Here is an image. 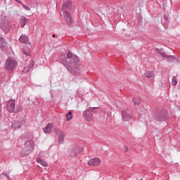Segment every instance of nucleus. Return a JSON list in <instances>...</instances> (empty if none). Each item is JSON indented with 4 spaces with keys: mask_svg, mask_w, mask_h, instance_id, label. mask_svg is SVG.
<instances>
[{
    "mask_svg": "<svg viewBox=\"0 0 180 180\" xmlns=\"http://www.w3.org/2000/svg\"><path fill=\"white\" fill-rule=\"evenodd\" d=\"M60 60L73 75H79L82 72L79 66V59L72 53L70 51L63 53L60 56Z\"/></svg>",
    "mask_w": 180,
    "mask_h": 180,
    "instance_id": "nucleus-1",
    "label": "nucleus"
},
{
    "mask_svg": "<svg viewBox=\"0 0 180 180\" xmlns=\"http://www.w3.org/2000/svg\"><path fill=\"white\" fill-rule=\"evenodd\" d=\"M82 151H84V148L76 144L70 145L68 148V154L70 158L78 157Z\"/></svg>",
    "mask_w": 180,
    "mask_h": 180,
    "instance_id": "nucleus-2",
    "label": "nucleus"
},
{
    "mask_svg": "<svg viewBox=\"0 0 180 180\" xmlns=\"http://www.w3.org/2000/svg\"><path fill=\"white\" fill-rule=\"evenodd\" d=\"M70 8H71V2L70 1H67L66 3H65L62 8L64 19L68 25H71V23H72V17L71 16V14L68 12Z\"/></svg>",
    "mask_w": 180,
    "mask_h": 180,
    "instance_id": "nucleus-3",
    "label": "nucleus"
},
{
    "mask_svg": "<svg viewBox=\"0 0 180 180\" xmlns=\"http://www.w3.org/2000/svg\"><path fill=\"white\" fill-rule=\"evenodd\" d=\"M33 150H34V142L32 140L27 141L24 149L20 152L21 157H27Z\"/></svg>",
    "mask_w": 180,
    "mask_h": 180,
    "instance_id": "nucleus-4",
    "label": "nucleus"
},
{
    "mask_svg": "<svg viewBox=\"0 0 180 180\" xmlns=\"http://www.w3.org/2000/svg\"><path fill=\"white\" fill-rule=\"evenodd\" d=\"M18 65V62L12 58H8L5 63L4 65V70H6V71H8V72H12V71H13V70H15V68H16Z\"/></svg>",
    "mask_w": 180,
    "mask_h": 180,
    "instance_id": "nucleus-5",
    "label": "nucleus"
},
{
    "mask_svg": "<svg viewBox=\"0 0 180 180\" xmlns=\"http://www.w3.org/2000/svg\"><path fill=\"white\" fill-rule=\"evenodd\" d=\"M26 124V121L22 118H19L18 120H14L12 122L11 128L14 130L18 129H20L22 126H25Z\"/></svg>",
    "mask_w": 180,
    "mask_h": 180,
    "instance_id": "nucleus-6",
    "label": "nucleus"
},
{
    "mask_svg": "<svg viewBox=\"0 0 180 180\" xmlns=\"http://www.w3.org/2000/svg\"><path fill=\"white\" fill-rule=\"evenodd\" d=\"M95 113V108H88L84 111V119L87 120V122H91L92 119H94V114Z\"/></svg>",
    "mask_w": 180,
    "mask_h": 180,
    "instance_id": "nucleus-7",
    "label": "nucleus"
},
{
    "mask_svg": "<svg viewBox=\"0 0 180 180\" xmlns=\"http://www.w3.org/2000/svg\"><path fill=\"white\" fill-rule=\"evenodd\" d=\"M122 116L123 122H130L133 117V115L129 110H123L122 111Z\"/></svg>",
    "mask_w": 180,
    "mask_h": 180,
    "instance_id": "nucleus-8",
    "label": "nucleus"
},
{
    "mask_svg": "<svg viewBox=\"0 0 180 180\" xmlns=\"http://www.w3.org/2000/svg\"><path fill=\"white\" fill-rule=\"evenodd\" d=\"M102 164V160L99 158H95L88 161V165L90 167H98Z\"/></svg>",
    "mask_w": 180,
    "mask_h": 180,
    "instance_id": "nucleus-9",
    "label": "nucleus"
},
{
    "mask_svg": "<svg viewBox=\"0 0 180 180\" xmlns=\"http://www.w3.org/2000/svg\"><path fill=\"white\" fill-rule=\"evenodd\" d=\"M56 134L58 136L59 144H63V143H64V139H65V134H64V131L62 130L57 129Z\"/></svg>",
    "mask_w": 180,
    "mask_h": 180,
    "instance_id": "nucleus-10",
    "label": "nucleus"
},
{
    "mask_svg": "<svg viewBox=\"0 0 180 180\" xmlns=\"http://www.w3.org/2000/svg\"><path fill=\"white\" fill-rule=\"evenodd\" d=\"M16 104V101H15V100H10L8 101L7 103V110L8 112H9L10 113L11 112H13V110H15V105Z\"/></svg>",
    "mask_w": 180,
    "mask_h": 180,
    "instance_id": "nucleus-11",
    "label": "nucleus"
},
{
    "mask_svg": "<svg viewBox=\"0 0 180 180\" xmlns=\"http://www.w3.org/2000/svg\"><path fill=\"white\" fill-rule=\"evenodd\" d=\"M0 27L5 32V33H8L9 30H11V26L8 25V23H3L0 21Z\"/></svg>",
    "mask_w": 180,
    "mask_h": 180,
    "instance_id": "nucleus-12",
    "label": "nucleus"
},
{
    "mask_svg": "<svg viewBox=\"0 0 180 180\" xmlns=\"http://www.w3.org/2000/svg\"><path fill=\"white\" fill-rule=\"evenodd\" d=\"M14 109L13 111H11V113H19L22 110V105L20 104H15Z\"/></svg>",
    "mask_w": 180,
    "mask_h": 180,
    "instance_id": "nucleus-13",
    "label": "nucleus"
},
{
    "mask_svg": "<svg viewBox=\"0 0 180 180\" xmlns=\"http://www.w3.org/2000/svg\"><path fill=\"white\" fill-rule=\"evenodd\" d=\"M52 131H53V124L51 123L48 124L44 129V133H51Z\"/></svg>",
    "mask_w": 180,
    "mask_h": 180,
    "instance_id": "nucleus-14",
    "label": "nucleus"
},
{
    "mask_svg": "<svg viewBox=\"0 0 180 180\" xmlns=\"http://www.w3.org/2000/svg\"><path fill=\"white\" fill-rule=\"evenodd\" d=\"M34 65V63L33 61H31L30 65L24 68L22 72H25V73L29 72V71H30V70L33 68Z\"/></svg>",
    "mask_w": 180,
    "mask_h": 180,
    "instance_id": "nucleus-15",
    "label": "nucleus"
},
{
    "mask_svg": "<svg viewBox=\"0 0 180 180\" xmlns=\"http://www.w3.org/2000/svg\"><path fill=\"white\" fill-rule=\"evenodd\" d=\"M20 43H29V37H27V36L22 34L20 36V39H19Z\"/></svg>",
    "mask_w": 180,
    "mask_h": 180,
    "instance_id": "nucleus-16",
    "label": "nucleus"
},
{
    "mask_svg": "<svg viewBox=\"0 0 180 180\" xmlns=\"http://www.w3.org/2000/svg\"><path fill=\"white\" fill-rule=\"evenodd\" d=\"M20 23L21 27H25V26L26 25V23H27V19L25 17H21L20 20Z\"/></svg>",
    "mask_w": 180,
    "mask_h": 180,
    "instance_id": "nucleus-17",
    "label": "nucleus"
},
{
    "mask_svg": "<svg viewBox=\"0 0 180 180\" xmlns=\"http://www.w3.org/2000/svg\"><path fill=\"white\" fill-rule=\"evenodd\" d=\"M37 162L40 164L42 167H48L49 165L46 161L42 160L40 158H37Z\"/></svg>",
    "mask_w": 180,
    "mask_h": 180,
    "instance_id": "nucleus-18",
    "label": "nucleus"
},
{
    "mask_svg": "<svg viewBox=\"0 0 180 180\" xmlns=\"http://www.w3.org/2000/svg\"><path fill=\"white\" fill-rule=\"evenodd\" d=\"M153 75H154V71H153V70L146 71L145 72V77L146 78H152Z\"/></svg>",
    "mask_w": 180,
    "mask_h": 180,
    "instance_id": "nucleus-19",
    "label": "nucleus"
},
{
    "mask_svg": "<svg viewBox=\"0 0 180 180\" xmlns=\"http://www.w3.org/2000/svg\"><path fill=\"white\" fill-rule=\"evenodd\" d=\"M23 54L27 57V56H30V49L27 47H25L22 49Z\"/></svg>",
    "mask_w": 180,
    "mask_h": 180,
    "instance_id": "nucleus-20",
    "label": "nucleus"
},
{
    "mask_svg": "<svg viewBox=\"0 0 180 180\" xmlns=\"http://www.w3.org/2000/svg\"><path fill=\"white\" fill-rule=\"evenodd\" d=\"M6 41L2 37H0V47H6Z\"/></svg>",
    "mask_w": 180,
    "mask_h": 180,
    "instance_id": "nucleus-21",
    "label": "nucleus"
},
{
    "mask_svg": "<svg viewBox=\"0 0 180 180\" xmlns=\"http://www.w3.org/2000/svg\"><path fill=\"white\" fill-rule=\"evenodd\" d=\"M133 101L134 105H140L141 103V98L139 97L133 98Z\"/></svg>",
    "mask_w": 180,
    "mask_h": 180,
    "instance_id": "nucleus-22",
    "label": "nucleus"
},
{
    "mask_svg": "<svg viewBox=\"0 0 180 180\" xmlns=\"http://www.w3.org/2000/svg\"><path fill=\"white\" fill-rule=\"evenodd\" d=\"M176 84H178V81H176V77L173 76L172 77V85H173V86H175Z\"/></svg>",
    "mask_w": 180,
    "mask_h": 180,
    "instance_id": "nucleus-23",
    "label": "nucleus"
},
{
    "mask_svg": "<svg viewBox=\"0 0 180 180\" xmlns=\"http://www.w3.org/2000/svg\"><path fill=\"white\" fill-rule=\"evenodd\" d=\"M66 119H67V121H70L71 120V119H72V112H69L67 115H66Z\"/></svg>",
    "mask_w": 180,
    "mask_h": 180,
    "instance_id": "nucleus-24",
    "label": "nucleus"
},
{
    "mask_svg": "<svg viewBox=\"0 0 180 180\" xmlns=\"http://www.w3.org/2000/svg\"><path fill=\"white\" fill-rule=\"evenodd\" d=\"M22 6H23L24 9H25V11H30V8H29L28 6H26L24 4H22Z\"/></svg>",
    "mask_w": 180,
    "mask_h": 180,
    "instance_id": "nucleus-25",
    "label": "nucleus"
},
{
    "mask_svg": "<svg viewBox=\"0 0 180 180\" xmlns=\"http://www.w3.org/2000/svg\"><path fill=\"white\" fill-rule=\"evenodd\" d=\"M2 116V105L0 103V117Z\"/></svg>",
    "mask_w": 180,
    "mask_h": 180,
    "instance_id": "nucleus-26",
    "label": "nucleus"
},
{
    "mask_svg": "<svg viewBox=\"0 0 180 180\" xmlns=\"http://www.w3.org/2000/svg\"><path fill=\"white\" fill-rule=\"evenodd\" d=\"M124 150L125 153H127V151H129V147L128 146H124Z\"/></svg>",
    "mask_w": 180,
    "mask_h": 180,
    "instance_id": "nucleus-27",
    "label": "nucleus"
},
{
    "mask_svg": "<svg viewBox=\"0 0 180 180\" xmlns=\"http://www.w3.org/2000/svg\"><path fill=\"white\" fill-rule=\"evenodd\" d=\"M164 19H165V20H168V16H167V15H164Z\"/></svg>",
    "mask_w": 180,
    "mask_h": 180,
    "instance_id": "nucleus-28",
    "label": "nucleus"
},
{
    "mask_svg": "<svg viewBox=\"0 0 180 180\" xmlns=\"http://www.w3.org/2000/svg\"><path fill=\"white\" fill-rule=\"evenodd\" d=\"M15 1H17L19 4H22V2L20 1H18V0H15Z\"/></svg>",
    "mask_w": 180,
    "mask_h": 180,
    "instance_id": "nucleus-29",
    "label": "nucleus"
}]
</instances>
